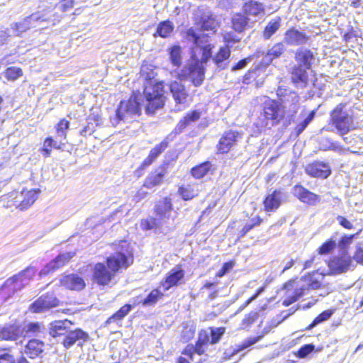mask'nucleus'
<instances>
[{"instance_id": "29", "label": "nucleus", "mask_w": 363, "mask_h": 363, "mask_svg": "<svg viewBox=\"0 0 363 363\" xmlns=\"http://www.w3.org/2000/svg\"><path fill=\"white\" fill-rule=\"evenodd\" d=\"M65 145L66 143L65 142L57 140L52 135H48L45 138L42 147L39 149V152L43 157L48 158L51 156L52 149L62 150Z\"/></svg>"}, {"instance_id": "31", "label": "nucleus", "mask_w": 363, "mask_h": 363, "mask_svg": "<svg viewBox=\"0 0 363 363\" xmlns=\"http://www.w3.org/2000/svg\"><path fill=\"white\" fill-rule=\"evenodd\" d=\"M72 325L73 323L68 319L55 320L50 323L49 334L52 337H65Z\"/></svg>"}, {"instance_id": "18", "label": "nucleus", "mask_w": 363, "mask_h": 363, "mask_svg": "<svg viewBox=\"0 0 363 363\" xmlns=\"http://www.w3.org/2000/svg\"><path fill=\"white\" fill-rule=\"evenodd\" d=\"M352 262V257L350 256H333L329 259L327 265L330 274H340L350 269Z\"/></svg>"}, {"instance_id": "42", "label": "nucleus", "mask_w": 363, "mask_h": 363, "mask_svg": "<svg viewBox=\"0 0 363 363\" xmlns=\"http://www.w3.org/2000/svg\"><path fill=\"white\" fill-rule=\"evenodd\" d=\"M174 28V24L169 20L162 21L158 23L153 35L155 38H169L173 33Z\"/></svg>"}, {"instance_id": "57", "label": "nucleus", "mask_w": 363, "mask_h": 363, "mask_svg": "<svg viewBox=\"0 0 363 363\" xmlns=\"http://www.w3.org/2000/svg\"><path fill=\"white\" fill-rule=\"evenodd\" d=\"M213 45L211 43L206 44L201 47V58L199 60V62H201V65L206 64L208 60L212 57V50L213 49Z\"/></svg>"}, {"instance_id": "34", "label": "nucleus", "mask_w": 363, "mask_h": 363, "mask_svg": "<svg viewBox=\"0 0 363 363\" xmlns=\"http://www.w3.org/2000/svg\"><path fill=\"white\" fill-rule=\"evenodd\" d=\"M22 334L21 326L18 324H9L0 327V339L6 341H15Z\"/></svg>"}, {"instance_id": "62", "label": "nucleus", "mask_w": 363, "mask_h": 363, "mask_svg": "<svg viewBox=\"0 0 363 363\" xmlns=\"http://www.w3.org/2000/svg\"><path fill=\"white\" fill-rule=\"evenodd\" d=\"M315 350V346L313 344H307L301 347L297 351L296 355L299 358H305L310 353Z\"/></svg>"}, {"instance_id": "10", "label": "nucleus", "mask_w": 363, "mask_h": 363, "mask_svg": "<svg viewBox=\"0 0 363 363\" xmlns=\"http://www.w3.org/2000/svg\"><path fill=\"white\" fill-rule=\"evenodd\" d=\"M170 141L171 139L166 137L150 150L147 157L135 171L137 177H140L143 174V171L155 162L156 159L169 147Z\"/></svg>"}, {"instance_id": "37", "label": "nucleus", "mask_w": 363, "mask_h": 363, "mask_svg": "<svg viewBox=\"0 0 363 363\" xmlns=\"http://www.w3.org/2000/svg\"><path fill=\"white\" fill-rule=\"evenodd\" d=\"M249 21L247 16L242 11L236 12L230 20L231 28L236 33H243L248 28Z\"/></svg>"}, {"instance_id": "6", "label": "nucleus", "mask_w": 363, "mask_h": 363, "mask_svg": "<svg viewBox=\"0 0 363 363\" xmlns=\"http://www.w3.org/2000/svg\"><path fill=\"white\" fill-rule=\"evenodd\" d=\"M141 106L138 94L133 92L126 100H121L116 110L118 121L124 120L127 117L140 116Z\"/></svg>"}, {"instance_id": "1", "label": "nucleus", "mask_w": 363, "mask_h": 363, "mask_svg": "<svg viewBox=\"0 0 363 363\" xmlns=\"http://www.w3.org/2000/svg\"><path fill=\"white\" fill-rule=\"evenodd\" d=\"M139 75L143 82L145 113L154 115L157 110L164 107L167 101L165 82L157 79V66L147 60L143 61Z\"/></svg>"}, {"instance_id": "14", "label": "nucleus", "mask_w": 363, "mask_h": 363, "mask_svg": "<svg viewBox=\"0 0 363 363\" xmlns=\"http://www.w3.org/2000/svg\"><path fill=\"white\" fill-rule=\"evenodd\" d=\"M185 282V271L182 269V264L177 265L172 268L161 281V285L164 291H167L172 287L178 286Z\"/></svg>"}, {"instance_id": "7", "label": "nucleus", "mask_w": 363, "mask_h": 363, "mask_svg": "<svg viewBox=\"0 0 363 363\" xmlns=\"http://www.w3.org/2000/svg\"><path fill=\"white\" fill-rule=\"evenodd\" d=\"M186 69V72L182 69V72L178 74L177 79L182 81L189 78L194 86H201L204 82L206 74V68L203 65H201V62H199V60L196 59L194 62L189 64Z\"/></svg>"}, {"instance_id": "58", "label": "nucleus", "mask_w": 363, "mask_h": 363, "mask_svg": "<svg viewBox=\"0 0 363 363\" xmlns=\"http://www.w3.org/2000/svg\"><path fill=\"white\" fill-rule=\"evenodd\" d=\"M159 226V222L156 218L148 217L140 220V227L143 230H150Z\"/></svg>"}, {"instance_id": "39", "label": "nucleus", "mask_w": 363, "mask_h": 363, "mask_svg": "<svg viewBox=\"0 0 363 363\" xmlns=\"http://www.w3.org/2000/svg\"><path fill=\"white\" fill-rule=\"evenodd\" d=\"M44 350V342L37 339L30 340L25 347L26 354L31 359L38 357Z\"/></svg>"}, {"instance_id": "43", "label": "nucleus", "mask_w": 363, "mask_h": 363, "mask_svg": "<svg viewBox=\"0 0 363 363\" xmlns=\"http://www.w3.org/2000/svg\"><path fill=\"white\" fill-rule=\"evenodd\" d=\"M286 89L279 86L277 90V98L282 100L285 96H287V99L285 101L289 103V106L296 108L299 101L298 94L295 91H290L286 94Z\"/></svg>"}, {"instance_id": "55", "label": "nucleus", "mask_w": 363, "mask_h": 363, "mask_svg": "<svg viewBox=\"0 0 363 363\" xmlns=\"http://www.w3.org/2000/svg\"><path fill=\"white\" fill-rule=\"evenodd\" d=\"M259 318V313L256 311H250L246 314L241 321L242 329L248 330Z\"/></svg>"}, {"instance_id": "16", "label": "nucleus", "mask_w": 363, "mask_h": 363, "mask_svg": "<svg viewBox=\"0 0 363 363\" xmlns=\"http://www.w3.org/2000/svg\"><path fill=\"white\" fill-rule=\"evenodd\" d=\"M89 335L87 332L82 328H75L74 330H69V333L62 339V345L66 349L70 348L75 343L82 347L85 342L89 340Z\"/></svg>"}, {"instance_id": "22", "label": "nucleus", "mask_w": 363, "mask_h": 363, "mask_svg": "<svg viewBox=\"0 0 363 363\" xmlns=\"http://www.w3.org/2000/svg\"><path fill=\"white\" fill-rule=\"evenodd\" d=\"M242 12L248 18H259L265 15V5L257 0H246L242 5Z\"/></svg>"}, {"instance_id": "4", "label": "nucleus", "mask_w": 363, "mask_h": 363, "mask_svg": "<svg viewBox=\"0 0 363 363\" xmlns=\"http://www.w3.org/2000/svg\"><path fill=\"white\" fill-rule=\"evenodd\" d=\"M195 24L197 28L191 27L188 28L185 31V38L197 47L200 45L201 38L206 36V35H201L200 32L211 31L216 33L218 26L217 20L212 14L201 16L199 21H195Z\"/></svg>"}, {"instance_id": "25", "label": "nucleus", "mask_w": 363, "mask_h": 363, "mask_svg": "<svg viewBox=\"0 0 363 363\" xmlns=\"http://www.w3.org/2000/svg\"><path fill=\"white\" fill-rule=\"evenodd\" d=\"M60 284L65 289L75 291H82L86 287L84 278L77 274H69L63 276L60 279Z\"/></svg>"}, {"instance_id": "36", "label": "nucleus", "mask_w": 363, "mask_h": 363, "mask_svg": "<svg viewBox=\"0 0 363 363\" xmlns=\"http://www.w3.org/2000/svg\"><path fill=\"white\" fill-rule=\"evenodd\" d=\"M325 274L318 271L308 272L302 277V281H304L307 287L310 289H318L322 287Z\"/></svg>"}, {"instance_id": "9", "label": "nucleus", "mask_w": 363, "mask_h": 363, "mask_svg": "<svg viewBox=\"0 0 363 363\" xmlns=\"http://www.w3.org/2000/svg\"><path fill=\"white\" fill-rule=\"evenodd\" d=\"M61 305L54 291H48L39 296L29 306V310L35 313L47 311Z\"/></svg>"}, {"instance_id": "35", "label": "nucleus", "mask_w": 363, "mask_h": 363, "mask_svg": "<svg viewBox=\"0 0 363 363\" xmlns=\"http://www.w3.org/2000/svg\"><path fill=\"white\" fill-rule=\"evenodd\" d=\"M195 182L182 184L178 186L177 194L183 201H188L197 197L200 191Z\"/></svg>"}, {"instance_id": "64", "label": "nucleus", "mask_w": 363, "mask_h": 363, "mask_svg": "<svg viewBox=\"0 0 363 363\" xmlns=\"http://www.w3.org/2000/svg\"><path fill=\"white\" fill-rule=\"evenodd\" d=\"M352 259L359 264L363 265V244L356 246Z\"/></svg>"}, {"instance_id": "63", "label": "nucleus", "mask_w": 363, "mask_h": 363, "mask_svg": "<svg viewBox=\"0 0 363 363\" xmlns=\"http://www.w3.org/2000/svg\"><path fill=\"white\" fill-rule=\"evenodd\" d=\"M234 265V260H230L228 262L223 263L221 268L216 274V277L218 278L223 277L227 272H228L233 268Z\"/></svg>"}, {"instance_id": "53", "label": "nucleus", "mask_w": 363, "mask_h": 363, "mask_svg": "<svg viewBox=\"0 0 363 363\" xmlns=\"http://www.w3.org/2000/svg\"><path fill=\"white\" fill-rule=\"evenodd\" d=\"M336 247V242L332 238L328 239L323 242L317 250V252L320 255L330 254Z\"/></svg>"}, {"instance_id": "38", "label": "nucleus", "mask_w": 363, "mask_h": 363, "mask_svg": "<svg viewBox=\"0 0 363 363\" xmlns=\"http://www.w3.org/2000/svg\"><path fill=\"white\" fill-rule=\"evenodd\" d=\"M201 112L199 110H191L187 112L177 123L176 130L181 133L190 124L200 119Z\"/></svg>"}, {"instance_id": "27", "label": "nucleus", "mask_w": 363, "mask_h": 363, "mask_svg": "<svg viewBox=\"0 0 363 363\" xmlns=\"http://www.w3.org/2000/svg\"><path fill=\"white\" fill-rule=\"evenodd\" d=\"M306 68L300 65H294L290 72L291 82L295 86H299L301 88H306L308 86L310 78Z\"/></svg>"}, {"instance_id": "48", "label": "nucleus", "mask_w": 363, "mask_h": 363, "mask_svg": "<svg viewBox=\"0 0 363 363\" xmlns=\"http://www.w3.org/2000/svg\"><path fill=\"white\" fill-rule=\"evenodd\" d=\"M70 127V122L65 118H60L55 125V130L57 138H60L63 140L67 138V131Z\"/></svg>"}, {"instance_id": "41", "label": "nucleus", "mask_w": 363, "mask_h": 363, "mask_svg": "<svg viewBox=\"0 0 363 363\" xmlns=\"http://www.w3.org/2000/svg\"><path fill=\"white\" fill-rule=\"evenodd\" d=\"M230 55L231 50L230 47L222 46L218 48V51L212 57V60L218 67L223 69L225 67L224 62L228 60Z\"/></svg>"}, {"instance_id": "32", "label": "nucleus", "mask_w": 363, "mask_h": 363, "mask_svg": "<svg viewBox=\"0 0 363 363\" xmlns=\"http://www.w3.org/2000/svg\"><path fill=\"white\" fill-rule=\"evenodd\" d=\"M294 59L296 65L311 69L315 61V52L308 48H299L295 52Z\"/></svg>"}, {"instance_id": "46", "label": "nucleus", "mask_w": 363, "mask_h": 363, "mask_svg": "<svg viewBox=\"0 0 363 363\" xmlns=\"http://www.w3.org/2000/svg\"><path fill=\"white\" fill-rule=\"evenodd\" d=\"M132 308L133 306L128 303L122 306L117 311L107 318L106 324H111L123 320L130 313Z\"/></svg>"}, {"instance_id": "13", "label": "nucleus", "mask_w": 363, "mask_h": 363, "mask_svg": "<svg viewBox=\"0 0 363 363\" xmlns=\"http://www.w3.org/2000/svg\"><path fill=\"white\" fill-rule=\"evenodd\" d=\"M208 329L209 332L206 329H201L198 333L197 339L204 348L208 345L218 343L225 333V327H209Z\"/></svg>"}, {"instance_id": "50", "label": "nucleus", "mask_w": 363, "mask_h": 363, "mask_svg": "<svg viewBox=\"0 0 363 363\" xmlns=\"http://www.w3.org/2000/svg\"><path fill=\"white\" fill-rule=\"evenodd\" d=\"M286 51V48L282 42L275 43L267 52V57L270 61L280 57Z\"/></svg>"}, {"instance_id": "52", "label": "nucleus", "mask_w": 363, "mask_h": 363, "mask_svg": "<svg viewBox=\"0 0 363 363\" xmlns=\"http://www.w3.org/2000/svg\"><path fill=\"white\" fill-rule=\"evenodd\" d=\"M4 77L9 82H14L23 76V70L21 67H9L4 72Z\"/></svg>"}, {"instance_id": "61", "label": "nucleus", "mask_w": 363, "mask_h": 363, "mask_svg": "<svg viewBox=\"0 0 363 363\" xmlns=\"http://www.w3.org/2000/svg\"><path fill=\"white\" fill-rule=\"evenodd\" d=\"M263 337H264V334L262 333V334H260L255 337H248L244 342H242V344H240L238 346V350H243L253 345L254 344L257 343L260 340H262L263 338Z\"/></svg>"}, {"instance_id": "40", "label": "nucleus", "mask_w": 363, "mask_h": 363, "mask_svg": "<svg viewBox=\"0 0 363 363\" xmlns=\"http://www.w3.org/2000/svg\"><path fill=\"white\" fill-rule=\"evenodd\" d=\"M213 171V164L210 161L203 162L190 169V174L196 179H201Z\"/></svg>"}, {"instance_id": "21", "label": "nucleus", "mask_w": 363, "mask_h": 363, "mask_svg": "<svg viewBox=\"0 0 363 363\" xmlns=\"http://www.w3.org/2000/svg\"><path fill=\"white\" fill-rule=\"evenodd\" d=\"M182 355L177 359V363H191L194 361V354L199 356L206 355V348H204L197 339L194 346L191 344L187 345L181 352Z\"/></svg>"}, {"instance_id": "51", "label": "nucleus", "mask_w": 363, "mask_h": 363, "mask_svg": "<svg viewBox=\"0 0 363 363\" xmlns=\"http://www.w3.org/2000/svg\"><path fill=\"white\" fill-rule=\"evenodd\" d=\"M264 222V219L257 215L256 216L250 219V223L245 224L239 232V238L244 237L248 232L252 230L253 228L259 226Z\"/></svg>"}, {"instance_id": "24", "label": "nucleus", "mask_w": 363, "mask_h": 363, "mask_svg": "<svg viewBox=\"0 0 363 363\" xmlns=\"http://www.w3.org/2000/svg\"><path fill=\"white\" fill-rule=\"evenodd\" d=\"M283 202V189H276L267 194L263 199L264 210L266 212H274Z\"/></svg>"}, {"instance_id": "23", "label": "nucleus", "mask_w": 363, "mask_h": 363, "mask_svg": "<svg viewBox=\"0 0 363 363\" xmlns=\"http://www.w3.org/2000/svg\"><path fill=\"white\" fill-rule=\"evenodd\" d=\"M305 172L311 177L320 179H326L331 174L330 167L328 163L318 160L308 163L305 167Z\"/></svg>"}, {"instance_id": "28", "label": "nucleus", "mask_w": 363, "mask_h": 363, "mask_svg": "<svg viewBox=\"0 0 363 363\" xmlns=\"http://www.w3.org/2000/svg\"><path fill=\"white\" fill-rule=\"evenodd\" d=\"M39 193L38 189L22 190L17 196L21 200L16 204V208L20 211L27 210L37 200Z\"/></svg>"}, {"instance_id": "30", "label": "nucleus", "mask_w": 363, "mask_h": 363, "mask_svg": "<svg viewBox=\"0 0 363 363\" xmlns=\"http://www.w3.org/2000/svg\"><path fill=\"white\" fill-rule=\"evenodd\" d=\"M284 40L288 45H299L307 43L309 36L294 27L289 28L284 33Z\"/></svg>"}, {"instance_id": "5", "label": "nucleus", "mask_w": 363, "mask_h": 363, "mask_svg": "<svg viewBox=\"0 0 363 363\" xmlns=\"http://www.w3.org/2000/svg\"><path fill=\"white\" fill-rule=\"evenodd\" d=\"M345 107V103H340L331 111L330 114V124L341 135H344L352 130V116L346 111Z\"/></svg>"}, {"instance_id": "19", "label": "nucleus", "mask_w": 363, "mask_h": 363, "mask_svg": "<svg viewBox=\"0 0 363 363\" xmlns=\"http://www.w3.org/2000/svg\"><path fill=\"white\" fill-rule=\"evenodd\" d=\"M74 252L59 254L55 258L49 262L40 272V276H46L66 265L74 256Z\"/></svg>"}, {"instance_id": "2", "label": "nucleus", "mask_w": 363, "mask_h": 363, "mask_svg": "<svg viewBox=\"0 0 363 363\" xmlns=\"http://www.w3.org/2000/svg\"><path fill=\"white\" fill-rule=\"evenodd\" d=\"M111 246L115 252L106 257L104 263L116 275L133 264L134 255L130 244L127 240L115 241Z\"/></svg>"}, {"instance_id": "49", "label": "nucleus", "mask_w": 363, "mask_h": 363, "mask_svg": "<svg viewBox=\"0 0 363 363\" xmlns=\"http://www.w3.org/2000/svg\"><path fill=\"white\" fill-rule=\"evenodd\" d=\"M99 116H93L88 118L87 123L82 128L79 132V135L83 137H87L92 135L96 130L99 125Z\"/></svg>"}, {"instance_id": "47", "label": "nucleus", "mask_w": 363, "mask_h": 363, "mask_svg": "<svg viewBox=\"0 0 363 363\" xmlns=\"http://www.w3.org/2000/svg\"><path fill=\"white\" fill-rule=\"evenodd\" d=\"M168 53L169 60L173 66L179 67L182 63V48L179 45H174L169 48Z\"/></svg>"}, {"instance_id": "20", "label": "nucleus", "mask_w": 363, "mask_h": 363, "mask_svg": "<svg viewBox=\"0 0 363 363\" xmlns=\"http://www.w3.org/2000/svg\"><path fill=\"white\" fill-rule=\"evenodd\" d=\"M167 173L164 164L159 166L150 172L145 177L143 186L147 189H152L162 185L164 181Z\"/></svg>"}, {"instance_id": "15", "label": "nucleus", "mask_w": 363, "mask_h": 363, "mask_svg": "<svg viewBox=\"0 0 363 363\" xmlns=\"http://www.w3.org/2000/svg\"><path fill=\"white\" fill-rule=\"evenodd\" d=\"M240 138L238 130H229L225 131L216 145L217 154H228Z\"/></svg>"}, {"instance_id": "12", "label": "nucleus", "mask_w": 363, "mask_h": 363, "mask_svg": "<svg viewBox=\"0 0 363 363\" xmlns=\"http://www.w3.org/2000/svg\"><path fill=\"white\" fill-rule=\"evenodd\" d=\"M293 196L300 202L308 206H314L320 202V196L312 192L303 185L296 184L292 187Z\"/></svg>"}, {"instance_id": "11", "label": "nucleus", "mask_w": 363, "mask_h": 363, "mask_svg": "<svg viewBox=\"0 0 363 363\" xmlns=\"http://www.w3.org/2000/svg\"><path fill=\"white\" fill-rule=\"evenodd\" d=\"M45 19L40 13H33L25 17L22 21L15 22L11 25L13 36L21 37L24 33L31 28L35 27V23L43 22Z\"/></svg>"}, {"instance_id": "59", "label": "nucleus", "mask_w": 363, "mask_h": 363, "mask_svg": "<svg viewBox=\"0 0 363 363\" xmlns=\"http://www.w3.org/2000/svg\"><path fill=\"white\" fill-rule=\"evenodd\" d=\"M315 111H312L309 113L308 116L301 123L297 124L295 127V131L296 133V135H299L308 126V125L312 121L315 116Z\"/></svg>"}, {"instance_id": "45", "label": "nucleus", "mask_w": 363, "mask_h": 363, "mask_svg": "<svg viewBox=\"0 0 363 363\" xmlns=\"http://www.w3.org/2000/svg\"><path fill=\"white\" fill-rule=\"evenodd\" d=\"M281 23V18L279 16L269 21L262 31V36L264 39H270L272 36L280 28Z\"/></svg>"}, {"instance_id": "33", "label": "nucleus", "mask_w": 363, "mask_h": 363, "mask_svg": "<svg viewBox=\"0 0 363 363\" xmlns=\"http://www.w3.org/2000/svg\"><path fill=\"white\" fill-rule=\"evenodd\" d=\"M173 210L172 200L170 196H167L156 202L154 206V213L160 219L169 218L167 214Z\"/></svg>"}, {"instance_id": "26", "label": "nucleus", "mask_w": 363, "mask_h": 363, "mask_svg": "<svg viewBox=\"0 0 363 363\" xmlns=\"http://www.w3.org/2000/svg\"><path fill=\"white\" fill-rule=\"evenodd\" d=\"M297 278H294L286 281L282 286V289L286 291V296L282 301V305L284 307H288L292 303L296 302L300 297L304 294L303 288H296L294 289L291 294H287L289 291L293 289L296 285Z\"/></svg>"}, {"instance_id": "17", "label": "nucleus", "mask_w": 363, "mask_h": 363, "mask_svg": "<svg viewBox=\"0 0 363 363\" xmlns=\"http://www.w3.org/2000/svg\"><path fill=\"white\" fill-rule=\"evenodd\" d=\"M169 91L172 96L176 106L185 105L190 99L189 94L184 84L174 80L169 84Z\"/></svg>"}, {"instance_id": "8", "label": "nucleus", "mask_w": 363, "mask_h": 363, "mask_svg": "<svg viewBox=\"0 0 363 363\" xmlns=\"http://www.w3.org/2000/svg\"><path fill=\"white\" fill-rule=\"evenodd\" d=\"M116 276L104 262H99L92 268L91 280L94 284L105 287L113 282Z\"/></svg>"}, {"instance_id": "54", "label": "nucleus", "mask_w": 363, "mask_h": 363, "mask_svg": "<svg viewBox=\"0 0 363 363\" xmlns=\"http://www.w3.org/2000/svg\"><path fill=\"white\" fill-rule=\"evenodd\" d=\"M75 4V0H59L52 6V8H57L62 13H65L72 10Z\"/></svg>"}, {"instance_id": "56", "label": "nucleus", "mask_w": 363, "mask_h": 363, "mask_svg": "<svg viewBox=\"0 0 363 363\" xmlns=\"http://www.w3.org/2000/svg\"><path fill=\"white\" fill-rule=\"evenodd\" d=\"M260 69L256 67L252 69H250L242 76V82L245 84H250L255 82L259 77Z\"/></svg>"}, {"instance_id": "60", "label": "nucleus", "mask_w": 363, "mask_h": 363, "mask_svg": "<svg viewBox=\"0 0 363 363\" xmlns=\"http://www.w3.org/2000/svg\"><path fill=\"white\" fill-rule=\"evenodd\" d=\"M223 40L225 43V46L229 47L230 45L240 43L241 38L238 37L234 32L228 31L223 34Z\"/></svg>"}, {"instance_id": "3", "label": "nucleus", "mask_w": 363, "mask_h": 363, "mask_svg": "<svg viewBox=\"0 0 363 363\" xmlns=\"http://www.w3.org/2000/svg\"><path fill=\"white\" fill-rule=\"evenodd\" d=\"M260 116L264 126H276L286 117L285 107L277 100L269 98L262 104Z\"/></svg>"}, {"instance_id": "44", "label": "nucleus", "mask_w": 363, "mask_h": 363, "mask_svg": "<svg viewBox=\"0 0 363 363\" xmlns=\"http://www.w3.org/2000/svg\"><path fill=\"white\" fill-rule=\"evenodd\" d=\"M163 292L158 288L152 289L146 297L141 301V304L143 306H155L159 301L164 298Z\"/></svg>"}]
</instances>
